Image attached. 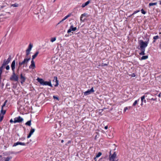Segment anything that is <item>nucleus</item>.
Instances as JSON below:
<instances>
[{"mask_svg": "<svg viewBox=\"0 0 161 161\" xmlns=\"http://www.w3.org/2000/svg\"><path fill=\"white\" fill-rule=\"evenodd\" d=\"M17 58H15V59L13 61L11 64V68L12 70L13 71L12 75L10 78V80L12 81H17L19 80V77L18 75H16L15 72V64L16 60Z\"/></svg>", "mask_w": 161, "mask_h": 161, "instance_id": "1", "label": "nucleus"}, {"mask_svg": "<svg viewBox=\"0 0 161 161\" xmlns=\"http://www.w3.org/2000/svg\"><path fill=\"white\" fill-rule=\"evenodd\" d=\"M146 41L144 42L142 40L139 41V44L140 48H138L139 49H145V48L147 47L149 43V39L146 38Z\"/></svg>", "mask_w": 161, "mask_h": 161, "instance_id": "2", "label": "nucleus"}, {"mask_svg": "<svg viewBox=\"0 0 161 161\" xmlns=\"http://www.w3.org/2000/svg\"><path fill=\"white\" fill-rule=\"evenodd\" d=\"M36 80L41 85H47L51 87H52V85L51 83V81H44L43 79L38 78Z\"/></svg>", "mask_w": 161, "mask_h": 161, "instance_id": "3", "label": "nucleus"}, {"mask_svg": "<svg viewBox=\"0 0 161 161\" xmlns=\"http://www.w3.org/2000/svg\"><path fill=\"white\" fill-rule=\"evenodd\" d=\"M30 57L28 58L27 57V58H25L24 59V60L22 62H19V66H18V68L17 69V71H19V68L21 66L23 65H24L25 64H26L27 65L28 62L30 60Z\"/></svg>", "mask_w": 161, "mask_h": 161, "instance_id": "4", "label": "nucleus"}, {"mask_svg": "<svg viewBox=\"0 0 161 161\" xmlns=\"http://www.w3.org/2000/svg\"><path fill=\"white\" fill-rule=\"evenodd\" d=\"M23 120L24 119L23 118L20 116H19L18 117H16L14 119V123H21Z\"/></svg>", "mask_w": 161, "mask_h": 161, "instance_id": "5", "label": "nucleus"}, {"mask_svg": "<svg viewBox=\"0 0 161 161\" xmlns=\"http://www.w3.org/2000/svg\"><path fill=\"white\" fill-rule=\"evenodd\" d=\"M3 108H1V113L0 114V122L2 121L3 120L4 117V115L6 113V111L3 110Z\"/></svg>", "mask_w": 161, "mask_h": 161, "instance_id": "6", "label": "nucleus"}, {"mask_svg": "<svg viewBox=\"0 0 161 161\" xmlns=\"http://www.w3.org/2000/svg\"><path fill=\"white\" fill-rule=\"evenodd\" d=\"M111 151L110 152V155L109 156V159L110 161H114V159L116 156V154L115 152H114V153L112 155H111Z\"/></svg>", "mask_w": 161, "mask_h": 161, "instance_id": "7", "label": "nucleus"}, {"mask_svg": "<svg viewBox=\"0 0 161 161\" xmlns=\"http://www.w3.org/2000/svg\"><path fill=\"white\" fill-rule=\"evenodd\" d=\"M94 91L93 89V87H92L91 88L90 90H88L87 91H86L84 92V95L85 96H87L91 94L92 92H94Z\"/></svg>", "mask_w": 161, "mask_h": 161, "instance_id": "8", "label": "nucleus"}, {"mask_svg": "<svg viewBox=\"0 0 161 161\" xmlns=\"http://www.w3.org/2000/svg\"><path fill=\"white\" fill-rule=\"evenodd\" d=\"M28 143H25L24 142H18L16 143H14L13 146V147H15L19 145L22 146H25L26 144H27Z\"/></svg>", "mask_w": 161, "mask_h": 161, "instance_id": "9", "label": "nucleus"}, {"mask_svg": "<svg viewBox=\"0 0 161 161\" xmlns=\"http://www.w3.org/2000/svg\"><path fill=\"white\" fill-rule=\"evenodd\" d=\"M31 64L29 66V68L30 69H34L36 67V66L35 63L34 62V60H32L31 61Z\"/></svg>", "mask_w": 161, "mask_h": 161, "instance_id": "10", "label": "nucleus"}, {"mask_svg": "<svg viewBox=\"0 0 161 161\" xmlns=\"http://www.w3.org/2000/svg\"><path fill=\"white\" fill-rule=\"evenodd\" d=\"M77 30V28L76 27H73V25H71L69 29L68 30L67 33H70L72 31H75Z\"/></svg>", "mask_w": 161, "mask_h": 161, "instance_id": "11", "label": "nucleus"}, {"mask_svg": "<svg viewBox=\"0 0 161 161\" xmlns=\"http://www.w3.org/2000/svg\"><path fill=\"white\" fill-rule=\"evenodd\" d=\"M20 76V79L21 80L20 83L21 84H23L25 82L26 80V78L23 76L22 73L21 74Z\"/></svg>", "mask_w": 161, "mask_h": 161, "instance_id": "12", "label": "nucleus"}, {"mask_svg": "<svg viewBox=\"0 0 161 161\" xmlns=\"http://www.w3.org/2000/svg\"><path fill=\"white\" fill-rule=\"evenodd\" d=\"M8 64V63L7 62V61H6V59H4L3 60V64L1 66V67L4 68H5V66Z\"/></svg>", "mask_w": 161, "mask_h": 161, "instance_id": "13", "label": "nucleus"}, {"mask_svg": "<svg viewBox=\"0 0 161 161\" xmlns=\"http://www.w3.org/2000/svg\"><path fill=\"white\" fill-rule=\"evenodd\" d=\"M90 1L88 0L85 3L82 4V6H81L82 7V8L85 7V6L87 5L90 3Z\"/></svg>", "mask_w": 161, "mask_h": 161, "instance_id": "14", "label": "nucleus"}, {"mask_svg": "<svg viewBox=\"0 0 161 161\" xmlns=\"http://www.w3.org/2000/svg\"><path fill=\"white\" fill-rule=\"evenodd\" d=\"M39 52L38 51H36V53H35V54L33 55L32 56V60H34V59L36 58V57L37 56V55H38V54H39Z\"/></svg>", "mask_w": 161, "mask_h": 161, "instance_id": "15", "label": "nucleus"}, {"mask_svg": "<svg viewBox=\"0 0 161 161\" xmlns=\"http://www.w3.org/2000/svg\"><path fill=\"white\" fill-rule=\"evenodd\" d=\"M33 47V45L31 44V43H30L29 44L28 48L26 49L27 50H28L29 51H31V49Z\"/></svg>", "mask_w": 161, "mask_h": 161, "instance_id": "16", "label": "nucleus"}, {"mask_svg": "<svg viewBox=\"0 0 161 161\" xmlns=\"http://www.w3.org/2000/svg\"><path fill=\"white\" fill-rule=\"evenodd\" d=\"M141 51V52L139 53V54L141 55H143L145 54V49H140Z\"/></svg>", "mask_w": 161, "mask_h": 161, "instance_id": "17", "label": "nucleus"}, {"mask_svg": "<svg viewBox=\"0 0 161 161\" xmlns=\"http://www.w3.org/2000/svg\"><path fill=\"white\" fill-rule=\"evenodd\" d=\"M54 79H55L56 80V84L55 85V86H57L58 85V80H57V78L56 76L54 77Z\"/></svg>", "mask_w": 161, "mask_h": 161, "instance_id": "18", "label": "nucleus"}, {"mask_svg": "<svg viewBox=\"0 0 161 161\" xmlns=\"http://www.w3.org/2000/svg\"><path fill=\"white\" fill-rule=\"evenodd\" d=\"M12 156H8L5 158L4 161H9L12 158Z\"/></svg>", "mask_w": 161, "mask_h": 161, "instance_id": "19", "label": "nucleus"}, {"mask_svg": "<svg viewBox=\"0 0 161 161\" xmlns=\"http://www.w3.org/2000/svg\"><path fill=\"white\" fill-rule=\"evenodd\" d=\"M102 153L101 152H99L96 155V157L94 158L95 160H96V158H98L101 156Z\"/></svg>", "mask_w": 161, "mask_h": 161, "instance_id": "20", "label": "nucleus"}, {"mask_svg": "<svg viewBox=\"0 0 161 161\" xmlns=\"http://www.w3.org/2000/svg\"><path fill=\"white\" fill-rule=\"evenodd\" d=\"M148 58V56L147 55L143 56L141 58V60H145L147 59Z\"/></svg>", "mask_w": 161, "mask_h": 161, "instance_id": "21", "label": "nucleus"}, {"mask_svg": "<svg viewBox=\"0 0 161 161\" xmlns=\"http://www.w3.org/2000/svg\"><path fill=\"white\" fill-rule=\"evenodd\" d=\"M71 15V13H69L67 15L65 16L64 17V18L63 19L64 20H65L67 19L68 18L70 17Z\"/></svg>", "mask_w": 161, "mask_h": 161, "instance_id": "22", "label": "nucleus"}, {"mask_svg": "<svg viewBox=\"0 0 161 161\" xmlns=\"http://www.w3.org/2000/svg\"><path fill=\"white\" fill-rule=\"evenodd\" d=\"M157 2L154 3H150L149 4V7L153 6V5H156L157 4Z\"/></svg>", "mask_w": 161, "mask_h": 161, "instance_id": "23", "label": "nucleus"}, {"mask_svg": "<svg viewBox=\"0 0 161 161\" xmlns=\"http://www.w3.org/2000/svg\"><path fill=\"white\" fill-rule=\"evenodd\" d=\"M11 59V55H9L8 58L7 60H6L7 61V62L9 63L10 62Z\"/></svg>", "mask_w": 161, "mask_h": 161, "instance_id": "24", "label": "nucleus"}, {"mask_svg": "<svg viewBox=\"0 0 161 161\" xmlns=\"http://www.w3.org/2000/svg\"><path fill=\"white\" fill-rule=\"evenodd\" d=\"M145 96H142L141 97V101H142V103L141 104V105L142 106V105H143V100L144 99H145Z\"/></svg>", "mask_w": 161, "mask_h": 161, "instance_id": "25", "label": "nucleus"}, {"mask_svg": "<svg viewBox=\"0 0 161 161\" xmlns=\"http://www.w3.org/2000/svg\"><path fill=\"white\" fill-rule=\"evenodd\" d=\"M30 51H29L28 50H26V57H28V55L30 53Z\"/></svg>", "mask_w": 161, "mask_h": 161, "instance_id": "26", "label": "nucleus"}, {"mask_svg": "<svg viewBox=\"0 0 161 161\" xmlns=\"http://www.w3.org/2000/svg\"><path fill=\"white\" fill-rule=\"evenodd\" d=\"M139 99H138V100H136L133 103L132 106H135L137 103L139 101Z\"/></svg>", "mask_w": 161, "mask_h": 161, "instance_id": "27", "label": "nucleus"}, {"mask_svg": "<svg viewBox=\"0 0 161 161\" xmlns=\"http://www.w3.org/2000/svg\"><path fill=\"white\" fill-rule=\"evenodd\" d=\"M25 125L30 126L31 125V120H29L25 123Z\"/></svg>", "mask_w": 161, "mask_h": 161, "instance_id": "28", "label": "nucleus"}, {"mask_svg": "<svg viewBox=\"0 0 161 161\" xmlns=\"http://www.w3.org/2000/svg\"><path fill=\"white\" fill-rule=\"evenodd\" d=\"M18 6H19L18 4L17 3H15L14 4H12L11 5V6H12L14 7H18Z\"/></svg>", "mask_w": 161, "mask_h": 161, "instance_id": "29", "label": "nucleus"}, {"mask_svg": "<svg viewBox=\"0 0 161 161\" xmlns=\"http://www.w3.org/2000/svg\"><path fill=\"white\" fill-rule=\"evenodd\" d=\"M7 102H8V100H6L5 101L4 103L2 106V108H3L5 106L6 104L7 103Z\"/></svg>", "mask_w": 161, "mask_h": 161, "instance_id": "30", "label": "nucleus"}, {"mask_svg": "<svg viewBox=\"0 0 161 161\" xmlns=\"http://www.w3.org/2000/svg\"><path fill=\"white\" fill-rule=\"evenodd\" d=\"M35 130L34 129L31 128L30 130V133L32 135L33 134V133L35 131Z\"/></svg>", "mask_w": 161, "mask_h": 161, "instance_id": "31", "label": "nucleus"}, {"mask_svg": "<svg viewBox=\"0 0 161 161\" xmlns=\"http://www.w3.org/2000/svg\"><path fill=\"white\" fill-rule=\"evenodd\" d=\"M159 37L158 36H154L153 37V39L154 40H156L157 39H159Z\"/></svg>", "mask_w": 161, "mask_h": 161, "instance_id": "32", "label": "nucleus"}, {"mask_svg": "<svg viewBox=\"0 0 161 161\" xmlns=\"http://www.w3.org/2000/svg\"><path fill=\"white\" fill-rule=\"evenodd\" d=\"M87 14L86 13H84L82 14L81 15V18H83L84 17H86V16Z\"/></svg>", "mask_w": 161, "mask_h": 161, "instance_id": "33", "label": "nucleus"}, {"mask_svg": "<svg viewBox=\"0 0 161 161\" xmlns=\"http://www.w3.org/2000/svg\"><path fill=\"white\" fill-rule=\"evenodd\" d=\"M3 68L1 67H0V77H1V75L3 69Z\"/></svg>", "mask_w": 161, "mask_h": 161, "instance_id": "34", "label": "nucleus"}, {"mask_svg": "<svg viewBox=\"0 0 161 161\" xmlns=\"http://www.w3.org/2000/svg\"><path fill=\"white\" fill-rule=\"evenodd\" d=\"M141 13L143 14H146V12L143 9H142L141 10Z\"/></svg>", "mask_w": 161, "mask_h": 161, "instance_id": "35", "label": "nucleus"}, {"mask_svg": "<svg viewBox=\"0 0 161 161\" xmlns=\"http://www.w3.org/2000/svg\"><path fill=\"white\" fill-rule=\"evenodd\" d=\"M56 40V37H54V38H52L51 40V41L52 42H53L54 41H55Z\"/></svg>", "mask_w": 161, "mask_h": 161, "instance_id": "36", "label": "nucleus"}, {"mask_svg": "<svg viewBox=\"0 0 161 161\" xmlns=\"http://www.w3.org/2000/svg\"><path fill=\"white\" fill-rule=\"evenodd\" d=\"M140 12V10H136V11H135L134 13L132 14V15H134L139 12Z\"/></svg>", "mask_w": 161, "mask_h": 161, "instance_id": "37", "label": "nucleus"}, {"mask_svg": "<svg viewBox=\"0 0 161 161\" xmlns=\"http://www.w3.org/2000/svg\"><path fill=\"white\" fill-rule=\"evenodd\" d=\"M83 18H81V16L80 17V20L82 21V22H84L85 21V20L86 19H83Z\"/></svg>", "mask_w": 161, "mask_h": 161, "instance_id": "38", "label": "nucleus"}, {"mask_svg": "<svg viewBox=\"0 0 161 161\" xmlns=\"http://www.w3.org/2000/svg\"><path fill=\"white\" fill-rule=\"evenodd\" d=\"M6 70H8L10 69V67L9 65H7L5 67Z\"/></svg>", "mask_w": 161, "mask_h": 161, "instance_id": "39", "label": "nucleus"}, {"mask_svg": "<svg viewBox=\"0 0 161 161\" xmlns=\"http://www.w3.org/2000/svg\"><path fill=\"white\" fill-rule=\"evenodd\" d=\"M53 98L54 99H56L57 100H59L58 98V97H57L55 96H53Z\"/></svg>", "mask_w": 161, "mask_h": 161, "instance_id": "40", "label": "nucleus"}, {"mask_svg": "<svg viewBox=\"0 0 161 161\" xmlns=\"http://www.w3.org/2000/svg\"><path fill=\"white\" fill-rule=\"evenodd\" d=\"M31 135H32V134H31V133H29V134L28 135V136H27V138H29L31 136Z\"/></svg>", "mask_w": 161, "mask_h": 161, "instance_id": "41", "label": "nucleus"}, {"mask_svg": "<svg viewBox=\"0 0 161 161\" xmlns=\"http://www.w3.org/2000/svg\"><path fill=\"white\" fill-rule=\"evenodd\" d=\"M132 77H135L136 76V75L135 73H132L131 75Z\"/></svg>", "mask_w": 161, "mask_h": 161, "instance_id": "42", "label": "nucleus"}, {"mask_svg": "<svg viewBox=\"0 0 161 161\" xmlns=\"http://www.w3.org/2000/svg\"><path fill=\"white\" fill-rule=\"evenodd\" d=\"M128 109V108L127 107H126L124 109V112H125Z\"/></svg>", "mask_w": 161, "mask_h": 161, "instance_id": "43", "label": "nucleus"}, {"mask_svg": "<svg viewBox=\"0 0 161 161\" xmlns=\"http://www.w3.org/2000/svg\"><path fill=\"white\" fill-rule=\"evenodd\" d=\"M108 65V64H102V66H107Z\"/></svg>", "mask_w": 161, "mask_h": 161, "instance_id": "44", "label": "nucleus"}, {"mask_svg": "<svg viewBox=\"0 0 161 161\" xmlns=\"http://www.w3.org/2000/svg\"><path fill=\"white\" fill-rule=\"evenodd\" d=\"M10 123H13V122H14V121H13V119H11L10 120Z\"/></svg>", "mask_w": 161, "mask_h": 161, "instance_id": "45", "label": "nucleus"}, {"mask_svg": "<svg viewBox=\"0 0 161 161\" xmlns=\"http://www.w3.org/2000/svg\"><path fill=\"white\" fill-rule=\"evenodd\" d=\"M104 128L105 129L107 130L108 128V127L107 126H106L104 127Z\"/></svg>", "mask_w": 161, "mask_h": 161, "instance_id": "46", "label": "nucleus"}, {"mask_svg": "<svg viewBox=\"0 0 161 161\" xmlns=\"http://www.w3.org/2000/svg\"><path fill=\"white\" fill-rule=\"evenodd\" d=\"M64 20L63 19L61 20L60 21H59V23H61L63 21H64Z\"/></svg>", "mask_w": 161, "mask_h": 161, "instance_id": "47", "label": "nucleus"}, {"mask_svg": "<svg viewBox=\"0 0 161 161\" xmlns=\"http://www.w3.org/2000/svg\"><path fill=\"white\" fill-rule=\"evenodd\" d=\"M64 20L63 19L61 20L60 21H59V23H61L63 21H64Z\"/></svg>", "mask_w": 161, "mask_h": 161, "instance_id": "48", "label": "nucleus"}, {"mask_svg": "<svg viewBox=\"0 0 161 161\" xmlns=\"http://www.w3.org/2000/svg\"><path fill=\"white\" fill-rule=\"evenodd\" d=\"M64 20L63 19L61 20L60 21H59V23H61L63 21H64Z\"/></svg>", "mask_w": 161, "mask_h": 161, "instance_id": "49", "label": "nucleus"}, {"mask_svg": "<svg viewBox=\"0 0 161 161\" xmlns=\"http://www.w3.org/2000/svg\"><path fill=\"white\" fill-rule=\"evenodd\" d=\"M71 142V141H69L67 143V144H69Z\"/></svg>", "mask_w": 161, "mask_h": 161, "instance_id": "50", "label": "nucleus"}, {"mask_svg": "<svg viewBox=\"0 0 161 161\" xmlns=\"http://www.w3.org/2000/svg\"><path fill=\"white\" fill-rule=\"evenodd\" d=\"M146 100H145V99H144V100H143V102H144V103H146Z\"/></svg>", "mask_w": 161, "mask_h": 161, "instance_id": "51", "label": "nucleus"}, {"mask_svg": "<svg viewBox=\"0 0 161 161\" xmlns=\"http://www.w3.org/2000/svg\"><path fill=\"white\" fill-rule=\"evenodd\" d=\"M161 93H160L158 95V97H160V96H161Z\"/></svg>", "mask_w": 161, "mask_h": 161, "instance_id": "52", "label": "nucleus"}, {"mask_svg": "<svg viewBox=\"0 0 161 161\" xmlns=\"http://www.w3.org/2000/svg\"><path fill=\"white\" fill-rule=\"evenodd\" d=\"M151 100H156V99H154L153 98H152L151 99Z\"/></svg>", "mask_w": 161, "mask_h": 161, "instance_id": "53", "label": "nucleus"}, {"mask_svg": "<svg viewBox=\"0 0 161 161\" xmlns=\"http://www.w3.org/2000/svg\"><path fill=\"white\" fill-rule=\"evenodd\" d=\"M1 80H2L1 77H0V83L1 82Z\"/></svg>", "mask_w": 161, "mask_h": 161, "instance_id": "54", "label": "nucleus"}, {"mask_svg": "<svg viewBox=\"0 0 161 161\" xmlns=\"http://www.w3.org/2000/svg\"><path fill=\"white\" fill-rule=\"evenodd\" d=\"M155 42H156V40H154L153 41V42L154 43Z\"/></svg>", "mask_w": 161, "mask_h": 161, "instance_id": "55", "label": "nucleus"}, {"mask_svg": "<svg viewBox=\"0 0 161 161\" xmlns=\"http://www.w3.org/2000/svg\"><path fill=\"white\" fill-rule=\"evenodd\" d=\"M64 142V140H62L61 141V142L62 143H63V142Z\"/></svg>", "mask_w": 161, "mask_h": 161, "instance_id": "56", "label": "nucleus"}, {"mask_svg": "<svg viewBox=\"0 0 161 161\" xmlns=\"http://www.w3.org/2000/svg\"><path fill=\"white\" fill-rule=\"evenodd\" d=\"M159 2L160 4L161 5V1H159Z\"/></svg>", "mask_w": 161, "mask_h": 161, "instance_id": "57", "label": "nucleus"}, {"mask_svg": "<svg viewBox=\"0 0 161 161\" xmlns=\"http://www.w3.org/2000/svg\"><path fill=\"white\" fill-rule=\"evenodd\" d=\"M132 15V14H131L130 15V16H129V17H130L132 15Z\"/></svg>", "mask_w": 161, "mask_h": 161, "instance_id": "58", "label": "nucleus"}, {"mask_svg": "<svg viewBox=\"0 0 161 161\" xmlns=\"http://www.w3.org/2000/svg\"><path fill=\"white\" fill-rule=\"evenodd\" d=\"M2 158V156L0 155V158Z\"/></svg>", "mask_w": 161, "mask_h": 161, "instance_id": "59", "label": "nucleus"}, {"mask_svg": "<svg viewBox=\"0 0 161 161\" xmlns=\"http://www.w3.org/2000/svg\"><path fill=\"white\" fill-rule=\"evenodd\" d=\"M11 154H13V153H13V152H11Z\"/></svg>", "mask_w": 161, "mask_h": 161, "instance_id": "60", "label": "nucleus"}, {"mask_svg": "<svg viewBox=\"0 0 161 161\" xmlns=\"http://www.w3.org/2000/svg\"><path fill=\"white\" fill-rule=\"evenodd\" d=\"M60 24V23L59 22V23L58 24H57V25H59V24Z\"/></svg>", "mask_w": 161, "mask_h": 161, "instance_id": "61", "label": "nucleus"}, {"mask_svg": "<svg viewBox=\"0 0 161 161\" xmlns=\"http://www.w3.org/2000/svg\"><path fill=\"white\" fill-rule=\"evenodd\" d=\"M95 161H97L96 160Z\"/></svg>", "mask_w": 161, "mask_h": 161, "instance_id": "62", "label": "nucleus"}, {"mask_svg": "<svg viewBox=\"0 0 161 161\" xmlns=\"http://www.w3.org/2000/svg\"><path fill=\"white\" fill-rule=\"evenodd\" d=\"M56 0H54V1H55Z\"/></svg>", "mask_w": 161, "mask_h": 161, "instance_id": "63", "label": "nucleus"}]
</instances>
